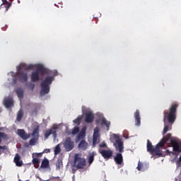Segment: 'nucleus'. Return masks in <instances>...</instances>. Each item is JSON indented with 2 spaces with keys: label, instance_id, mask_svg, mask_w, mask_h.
<instances>
[{
  "label": "nucleus",
  "instance_id": "nucleus-1",
  "mask_svg": "<svg viewBox=\"0 0 181 181\" xmlns=\"http://www.w3.org/2000/svg\"><path fill=\"white\" fill-rule=\"evenodd\" d=\"M177 107L179 104L174 103L168 109V112H163V122H164V129L163 131V135H165L166 132L169 131V126L166 124V121L169 124H173L176 121V112H177Z\"/></svg>",
  "mask_w": 181,
  "mask_h": 181
},
{
  "label": "nucleus",
  "instance_id": "nucleus-2",
  "mask_svg": "<svg viewBox=\"0 0 181 181\" xmlns=\"http://www.w3.org/2000/svg\"><path fill=\"white\" fill-rule=\"evenodd\" d=\"M35 65L33 64H26L25 63H21L17 66L16 76L18 80L21 83H26L28 81V71L27 70H34Z\"/></svg>",
  "mask_w": 181,
  "mask_h": 181
},
{
  "label": "nucleus",
  "instance_id": "nucleus-3",
  "mask_svg": "<svg viewBox=\"0 0 181 181\" xmlns=\"http://www.w3.org/2000/svg\"><path fill=\"white\" fill-rule=\"evenodd\" d=\"M168 142V139H163L160 141L156 144V147H153L152 143L149 140H147V151L151 153V155H156L157 156H160L162 153L160 152V148H163L165 146V144Z\"/></svg>",
  "mask_w": 181,
  "mask_h": 181
},
{
  "label": "nucleus",
  "instance_id": "nucleus-4",
  "mask_svg": "<svg viewBox=\"0 0 181 181\" xmlns=\"http://www.w3.org/2000/svg\"><path fill=\"white\" fill-rule=\"evenodd\" d=\"M54 78L52 76H47L45 80H43L40 83L41 90L40 95L41 97L45 95V94H49L50 92V84L53 82Z\"/></svg>",
  "mask_w": 181,
  "mask_h": 181
},
{
  "label": "nucleus",
  "instance_id": "nucleus-5",
  "mask_svg": "<svg viewBox=\"0 0 181 181\" xmlns=\"http://www.w3.org/2000/svg\"><path fill=\"white\" fill-rule=\"evenodd\" d=\"M40 74H49V71H47V69L44 68L43 66H39L37 69L31 74V81L33 83H36V81H39V80H40Z\"/></svg>",
  "mask_w": 181,
  "mask_h": 181
},
{
  "label": "nucleus",
  "instance_id": "nucleus-6",
  "mask_svg": "<svg viewBox=\"0 0 181 181\" xmlns=\"http://www.w3.org/2000/svg\"><path fill=\"white\" fill-rule=\"evenodd\" d=\"M74 164L76 169H84V167L86 166V158L80 157V154H76Z\"/></svg>",
  "mask_w": 181,
  "mask_h": 181
},
{
  "label": "nucleus",
  "instance_id": "nucleus-7",
  "mask_svg": "<svg viewBox=\"0 0 181 181\" xmlns=\"http://www.w3.org/2000/svg\"><path fill=\"white\" fill-rule=\"evenodd\" d=\"M64 146L66 152H70V151L74 148V142L71 141V137H67L65 139Z\"/></svg>",
  "mask_w": 181,
  "mask_h": 181
},
{
  "label": "nucleus",
  "instance_id": "nucleus-8",
  "mask_svg": "<svg viewBox=\"0 0 181 181\" xmlns=\"http://www.w3.org/2000/svg\"><path fill=\"white\" fill-rule=\"evenodd\" d=\"M115 146L116 148V151H119L120 153H122V152H124V142H122V140L119 139V137L115 136Z\"/></svg>",
  "mask_w": 181,
  "mask_h": 181
},
{
  "label": "nucleus",
  "instance_id": "nucleus-9",
  "mask_svg": "<svg viewBox=\"0 0 181 181\" xmlns=\"http://www.w3.org/2000/svg\"><path fill=\"white\" fill-rule=\"evenodd\" d=\"M99 153L104 158V159H110L111 156H112V154L114 152L112 150H104L99 148L98 149Z\"/></svg>",
  "mask_w": 181,
  "mask_h": 181
},
{
  "label": "nucleus",
  "instance_id": "nucleus-10",
  "mask_svg": "<svg viewBox=\"0 0 181 181\" xmlns=\"http://www.w3.org/2000/svg\"><path fill=\"white\" fill-rule=\"evenodd\" d=\"M57 128L54 127H52L49 130H47L45 133V139H47L50 135H53L54 138H57V132L56 131Z\"/></svg>",
  "mask_w": 181,
  "mask_h": 181
},
{
  "label": "nucleus",
  "instance_id": "nucleus-11",
  "mask_svg": "<svg viewBox=\"0 0 181 181\" xmlns=\"http://www.w3.org/2000/svg\"><path fill=\"white\" fill-rule=\"evenodd\" d=\"M17 134L20 138H21V139H23V141H26V139H29L30 138V134H26L25 129H18L17 130Z\"/></svg>",
  "mask_w": 181,
  "mask_h": 181
},
{
  "label": "nucleus",
  "instance_id": "nucleus-12",
  "mask_svg": "<svg viewBox=\"0 0 181 181\" xmlns=\"http://www.w3.org/2000/svg\"><path fill=\"white\" fill-rule=\"evenodd\" d=\"M100 136V128L96 127L94 129L93 137V145H97L98 144V137Z\"/></svg>",
  "mask_w": 181,
  "mask_h": 181
},
{
  "label": "nucleus",
  "instance_id": "nucleus-13",
  "mask_svg": "<svg viewBox=\"0 0 181 181\" xmlns=\"http://www.w3.org/2000/svg\"><path fill=\"white\" fill-rule=\"evenodd\" d=\"M94 121V115L93 112H88L85 113V122L86 124H91Z\"/></svg>",
  "mask_w": 181,
  "mask_h": 181
},
{
  "label": "nucleus",
  "instance_id": "nucleus-14",
  "mask_svg": "<svg viewBox=\"0 0 181 181\" xmlns=\"http://www.w3.org/2000/svg\"><path fill=\"white\" fill-rule=\"evenodd\" d=\"M116 165H122L124 163V157L121 153H117L114 158Z\"/></svg>",
  "mask_w": 181,
  "mask_h": 181
},
{
  "label": "nucleus",
  "instance_id": "nucleus-15",
  "mask_svg": "<svg viewBox=\"0 0 181 181\" xmlns=\"http://www.w3.org/2000/svg\"><path fill=\"white\" fill-rule=\"evenodd\" d=\"M4 104L6 108H11V107H13V99L10 97L5 98L4 100Z\"/></svg>",
  "mask_w": 181,
  "mask_h": 181
},
{
  "label": "nucleus",
  "instance_id": "nucleus-16",
  "mask_svg": "<svg viewBox=\"0 0 181 181\" xmlns=\"http://www.w3.org/2000/svg\"><path fill=\"white\" fill-rule=\"evenodd\" d=\"M2 139H4L5 141H8L9 139V136L8 134L4 132H0V144L2 142ZM2 149L3 151L6 150V146H0V150Z\"/></svg>",
  "mask_w": 181,
  "mask_h": 181
},
{
  "label": "nucleus",
  "instance_id": "nucleus-17",
  "mask_svg": "<svg viewBox=\"0 0 181 181\" xmlns=\"http://www.w3.org/2000/svg\"><path fill=\"white\" fill-rule=\"evenodd\" d=\"M14 163H16V166H18V168H21V166H23V161L21 160V156L19 153H16L14 159H13Z\"/></svg>",
  "mask_w": 181,
  "mask_h": 181
},
{
  "label": "nucleus",
  "instance_id": "nucleus-18",
  "mask_svg": "<svg viewBox=\"0 0 181 181\" xmlns=\"http://www.w3.org/2000/svg\"><path fill=\"white\" fill-rule=\"evenodd\" d=\"M135 125L139 127L141 125V114L139 110H136L134 112Z\"/></svg>",
  "mask_w": 181,
  "mask_h": 181
},
{
  "label": "nucleus",
  "instance_id": "nucleus-19",
  "mask_svg": "<svg viewBox=\"0 0 181 181\" xmlns=\"http://www.w3.org/2000/svg\"><path fill=\"white\" fill-rule=\"evenodd\" d=\"M171 145L173 146L174 152H181L180 147L179 146V142L176 140L170 141Z\"/></svg>",
  "mask_w": 181,
  "mask_h": 181
},
{
  "label": "nucleus",
  "instance_id": "nucleus-20",
  "mask_svg": "<svg viewBox=\"0 0 181 181\" xmlns=\"http://www.w3.org/2000/svg\"><path fill=\"white\" fill-rule=\"evenodd\" d=\"M88 146V144L86 141V140H81L78 144L79 149L82 151H86Z\"/></svg>",
  "mask_w": 181,
  "mask_h": 181
},
{
  "label": "nucleus",
  "instance_id": "nucleus-21",
  "mask_svg": "<svg viewBox=\"0 0 181 181\" xmlns=\"http://www.w3.org/2000/svg\"><path fill=\"white\" fill-rule=\"evenodd\" d=\"M97 155V153L95 151H93L92 153H90L88 157V162L89 165H91L94 162V158Z\"/></svg>",
  "mask_w": 181,
  "mask_h": 181
},
{
  "label": "nucleus",
  "instance_id": "nucleus-22",
  "mask_svg": "<svg viewBox=\"0 0 181 181\" xmlns=\"http://www.w3.org/2000/svg\"><path fill=\"white\" fill-rule=\"evenodd\" d=\"M40 127L37 126L33 131L32 133V136L33 138H35V139H39V129H40Z\"/></svg>",
  "mask_w": 181,
  "mask_h": 181
},
{
  "label": "nucleus",
  "instance_id": "nucleus-23",
  "mask_svg": "<svg viewBox=\"0 0 181 181\" xmlns=\"http://www.w3.org/2000/svg\"><path fill=\"white\" fill-rule=\"evenodd\" d=\"M49 160L47 158H44L43 160L42 161L40 168L41 169H47L49 168Z\"/></svg>",
  "mask_w": 181,
  "mask_h": 181
},
{
  "label": "nucleus",
  "instance_id": "nucleus-24",
  "mask_svg": "<svg viewBox=\"0 0 181 181\" xmlns=\"http://www.w3.org/2000/svg\"><path fill=\"white\" fill-rule=\"evenodd\" d=\"M13 0H2L3 5H7L5 6L6 11H8L11 6H12V1Z\"/></svg>",
  "mask_w": 181,
  "mask_h": 181
},
{
  "label": "nucleus",
  "instance_id": "nucleus-25",
  "mask_svg": "<svg viewBox=\"0 0 181 181\" xmlns=\"http://www.w3.org/2000/svg\"><path fill=\"white\" fill-rule=\"evenodd\" d=\"M101 125H105L107 127V131H110V126L111 125V122H108L107 119L103 118L101 120Z\"/></svg>",
  "mask_w": 181,
  "mask_h": 181
},
{
  "label": "nucleus",
  "instance_id": "nucleus-26",
  "mask_svg": "<svg viewBox=\"0 0 181 181\" xmlns=\"http://www.w3.org/2000/svg\"><path fill=\"white\" fill-rule=\"evenodd\" d=\"M16 92L18 98H23V89L22 88H18Z\"/></svg>",
  "mask_w": 181,
  "mask_h": 181
},
{
  "label": "nucleus",
  "instance_id": "nucleus-27",
  "mask_svg": "<svg viewBox=\"0 0 181 181\" xmlns=\"http://www.w3.org/2000/svg\"><path fill=\"white\" fill-rule=\"evenodd\" d=\"M33 164L34 165V167L37 169L39 168V164L40 163V159L38 158H34L32 160Z\"/></svg>",
  "mask_w": 181,
  "mask_h": 181
},
{
  "label": "nucleus",
  "instance_id": "nucleus-28",
  "mask_svg": "<svg viewBox=\"0 0 181 181\" xmlns=\"http://www.w3.org/2000/svg\"><path fill=\"white\" fill-rule=\"evenodd\" d=\"M22 118H23V111L19 110L17 115V121L20 122V121H22Z\"/></svg>",
  "mask_w": 181,
  "mask_h": 181
},
{
  "label": "nucleus",
  "instance_id": "nucleus-29",
  "mask_svg": "<svg viewBox=\"0 0 181 181\" xmlns=\"http://www.w3.org/2000/svg\"><path fill=\"white\" fill-rule=\"evenodd\" d=\"M81 119H83V117H78L76 119L74 120V124H75L76 125H80Z\"/></svg>",
  "mask_w": 181,
  "mask_h": 181
},
{
  "label": "nucleus",
  "instance_id": "nucleus-30",
  "mask_svg": "<svg viewBox=\"0 0 181 181\" xmlns=\"http://www.w3.org/2000/svg\"><path fill=\"white\" fill-rule=\"evenodd\" d=\"M62 152V148H60V145H57L54 148V155H59Z\"/></svg>",
  "mask_w": 181,
  "mask_h": 181
},
{
  "label": "nucleus",
  "instance_id": "nucleus-31",
  "mask_svg": "<svg viewBox=\"0 0 181 181\" xmlns=\"http://www.w3.org/2000/svg\"><path fill=\"white\" fill-rule=\"evenodd\" d=\"M38 139H35V138L33 137V139H31L30 140V142H29L30 145L31 146H35V145L36 144V142H37V140H38Z\"/></svg>",
  "mask_w": 181,
  "mask_h": 181
},
{
  "label": "nucleus",
  "instance_id": "nucleus-32",
  "mask_svg": "<svg viewBox=\"0 0 181 181\" xmlns=\"http://www.w3.org/2000/svg\"><path fill=\"white\" fill-rule=\"evenodd\" d=\"M78 132H80V128L78 127H76L72 129V135H77Z\"/></svg>",
  "mask_w": 181,
  "mask_h": 181
},
{
  "label": "nucleus",
  "instance_id": "nucleus-33",
  "mask_svg": "<svg viewBox=\"0 0 181 181\" xmlns=\"http://www.w3.org/2000/svg\"><path fill=\"white\" fill-rule=\"evenodd\" d=\"M85 135H86V132H81L78 134L77 138H78V139H81L83 136H85Z\"/></svg>",
  "mask_w": 181,
  "mask_h": 181
},
{
  "label": "nucleus",
  "instance_id": "nucleus-34",
  "mask_svg": "<svg viewBox=\"0 0 181 181\" xmlns=\"http://www.w3.org/2000/svg\"><path fill=\"white\" fill-rule=\"evenodd\" d=\"M138 170H141L142 169V163H141V161H139L138 166H137Z\"/></svg>",
  "mask_w": 181,
  "mask_h": 181
},
{
  "label": "nucleus",
  "instance_id": "nucleus-35",
  "mask_svg": "<svg viewBox=\"0 0 181 181\" xmlns=\"http://www.w3.org/2000/svg\"><path fill=\"white\" fill-rule=\"evenodd\" d=\"M100 148H107V144L105 143H102L99 144Z\"/></svg>",
  "mask_w": 181,
  "mask_h": 181
},
{
  "label": "nucleus",
  "instance_id": "nucleus-36",
  "mask_svg": "<svg viewBox=\"0 0 181 181\" xmlns=\"http://www.w3.org/2000/svg\"><path fill=\"white\" fill-rule=\"evenodd\" d=\"M36 156L37 158H40L42 156V153H37Z\"/></svg>",
  "mask_w": 181,
  "mask_h": 181
},
{
  "label": "nucleus",
  "instance_id": "nucleus-37",
  "mask_svg": "<svg viewBox=\"0 0 181 181\" xmlns=\"http://www.w3.org/2000/svg\"><path fill=\"white\" fill-rule=\"evenodd\" d=\"M44 152H45V153H49L50 152V149H45Z\"/></svg>",
  "mask_w": 181,
  "mask_h": 181
},
{
  "label": "nucleus",
  "instance_id": "nucleus-38",
  "mask_svg": "<svg viewBox=\"0 0 181 181\" xmlns=\"http://www.w3.org/2000/svg\"><path fill=\"white\" fill-rule=\"evenodd\" d=\"M13 83H16V78L13 79Z\"/></svg>",
  "mask_w": 181,
  "mask_h": 181
},
{
  "label": "nucleus",
  "instance_id": "nucleus-39",
  "mask_svg": "<svg viewBox=\"0 0 181 181\" xmlns=\"http://www.w3.org/2000/svg\"><path fill=\"white\" fill-rule=\"evenodd\" d=\"M179 160L181 162V156H180Z\"/></svg>",
  "mask_w": 181,
  "mask_h": 181
},
{
  "label": "nucleus",
  "instance_id": "nucleus-40",
  "mask_svg": "<svg viewBox=\"0 0 181 181\" xmlns=\"http://www.w3.org/2000/svg\"><path fill=\"white\" fill-rule=\"evenodd\" d=\"M168 138H170V134H168Z\"/></svg>",
  "mask_w": 181,
  "mask_h": 181
}]
</instances>
